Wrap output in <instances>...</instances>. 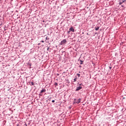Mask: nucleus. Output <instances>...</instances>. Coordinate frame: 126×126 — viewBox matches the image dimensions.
Here are the masks:
<instances>
[{"label": "nucleus", "instance_id": "1", "mask_svg": "<svg viewBox=\"0 0 126 126\" xmlns=\"http://www.w3.org/2000/svg\"><path fill=\"white\" fill-rule=\"evenodd\" d=\"M81 101V99L79 98L78 99H74V103L76 104H79Z\"/></svg>", "mask_w": 126, "mask_h": 126}, {"label": "nucleus", "instance_id": "2", "mask_svg": "<svg viewBox=\"0 0 126 126\" xmlns=\"http://www.w3.org/2000/svg\"><path fill=\"white\" fill-rule=\"evenodd\" d=\"M65 43H66V39H63L61 41L60 45H64Z\"/></svg>", "mask_w": 126, "mask_h": 126}, {"label": "nucleus", "instance_id": "3", "mask_svg": "<svg viewBox=\"0 0 126 126\" xmlns=\"http://www.w3.org/2000/svg\"><path fill=\"white\" fill-rule=\"evenodd\" d=\"M82 89V87H77V89H76V91H79V90H80Z\"/></svg>", "mask_w": 126, "mask_h": 126}, {"label": "nucleus", "instance_id": "4", "mask_svg": "<svg viewBox=\"0 0 126 126\" xmlns=\"http://www.w3.org/2000/svg\"><path fill=\"white\" fill-rule=\"evenodd\" d=\"M70 31H71V32H74V29H73V27H71L69 29Z\"/></svg>", "mask_w": 126, "mask_h": 126}, {"label": "nucleus", "instance_id": "5", "mask_svg": "<svg viewBox=\"0 0 126 126\" xmlns=\"http://www.w3.org/2000/svg\"><path fill=\"white\" fill-rule=\"evenodd\" d=\"M46 91L45 89H43L41 91L40 93H43Z\"/></svg>", "mask_w": 126, "mask_h": 126}, {"label": "nucleus", "instance_id": "6", "mask_svg": "<svg viewBox=\"0 0 126 126\" xmlns=\"http://www.w3.org/2000/svg\"><path fill=\"white\" fill-rule=\"evenodd\" d=\"M99 27H97L95 28L96 31H98L99 30Z\"/></svg>", "mask_w": 126, "mask_h": 126}, {"label": "nucleus", "instance_id": "7", "mask_svg": "<svg viewBox=\"0 0 126 126\" xmlns=\"http://www.w3.org/2000/svg\"><path fill=\"white\" fill-rule=\"evenodd\" d=\"M124 2H125V1H122V2H120L119 4L121 5V4H122V3H123Z\"/></svg>", "mask_w": 126, "mask_h": 126}, {"label": "nucleus", "instance_id": "8", "mask_svg": "<svg viewBox=\"0 0 126 126\" xmlns=\"http://www.w3.org/2000/svg\"><path fill=\"white\" fill-rule=\"evenodd\" d=\"M31 84H32V85H35V83L32 82Z\"/></svg>", "mask_w": 126, "mask_h": 126}, {"label": "nucleus", "instance_id": "9", "mask_svg": "<svg viewBox=\"0 0 126 126\" xmlns=\"http://www.w3.org/2000/svg\"><path fill=\"white\" fill-rule=\"evenodd\" d=\"M81 63L80 64H83V61L80 60Z\"/></svg>", "mask_w": 126, "mask_h": 126}, {"label": "nucleus", "instance_id": "10", "mask_svg": "<svg viewBox=\"0 0 126 126\" xmlns=\"http://www.w3.org/2000/svg\"><path fill=\"white\" fill-rule=\"evenodd\" d=\"M54 85H55V86H58V83H55V84H54Z\"/></svg>", "mask_w": 126, "mask_h": 126}, {"label": "nucleus", "instance_id": "11", "mask_svg": "<svg viewBox=\"0 0 126 126\" xmlns=\"http://www.w3.org/2000/svg\"><path fill=\"white\" fill-rule=\"evenodd\" d=\"M77 75L78 76V77H80V74H77Z\"/></svg>", "mask_w": 126, "mask_h": 126}, {"label": "nucleus", "instance_id": "12", "mask_svg": "<svg viewBox=\"0 0 126 126\" xmlns=\"http://www.w3.org/2000/svg\"><path fill=\"white\" fill-rule=\"evenodd\" d=\"M76 78L74 79V82H75V81H76Z\"/></svg>", "mask_w": 126, "mask_h": 126}, {"label": "nucleus", "instance_id": "13", "mask_svg": "<svg viewBox=\"0 0 126 126\" xmlns=\"http://www.w3.org/2000/svg\"><path fill=\"white\" fill-rule=\"evenodd\" d=\"M52 103H55V100H53L52 101Z\"/></svg>", "mask_w": 126, "mask_h": 126}, {"label": "nucleus", "instance_id": "14", "mask_svg": "<svg viewBox=\"0 0 126 126\" xmlns=\"http://www.w3.org/2000/svg\"><path fill=\"white\" fill-rule=\"evenodd\" d=\"M17 126H21L19 125V124H18L17 125Z\"/></svg>", "mask_w": 126, "mask_h": 126}, {"label": "nucleus", "instance_id": "15", "mask_svg": "<svg viewBox=\"0 0 126 126\" xmlns=\"http://www.w3.org/2000/svg\"><path fill=\"white\" fill-rule=\"evenodd\" d=\"M110 69H112V67H109Z\"/></svg>", "mask_w": 126, "mask_h": 126}, {"label": "nucleus", "instance_id": "16", "mask_svg": "<svg viewBox=\"0 0 126 126\" xmlns=\"http://www.w3.org/2000/svg\"><path fill=\"white\" fill-rule=\"evenodd\" d=\"M41 42H42V43H44V41H42Z\"/></svg>", "mask_w": 126, "mask_h": 126}, {"label": "nucleus", "instance_id": "17", "mask_svg": "<svg viewBox=\"0 0 126 126\" xmlns=\"http://www.w3.org/2000/svg\"><path fill=\"white\" fill-rule=\"evenodd\" d=\"M25 126H27V124H25Z\"/></svg>", "mask_w": 126, "mask_h": 126}, {"label": "nucleus", "instance_id": "18", "mask_svg": "<svg viewBox=\"0 0 126 126\" xmlns=\"http://www.w3.org/2000/svg\"><path fill=\"white\" fill-rule=\"evenodd\" d=\"M68 33H69V32H68Z\"/></svg>", "mask_w": 126, "mask_h": 126}]
</instances>
